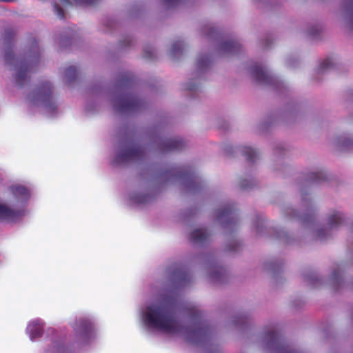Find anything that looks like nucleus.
Listing matches in <instances>:
<instances>
[{
	"label": "nucleus",
	"instance_id": "f257e3e1",
	"mask_svg": "<svg viewBox=\"0 0 353 353\" xmlns=\"http://www.w3.org/2000/svg\"><path fill=\"white\" fill-rule=\"evenodd\" d=\"M192 325L190 327L181 326L176 319L179 305L174 292L145 303L139 310V317L143 326L152 331H157L170 336H181L188 341L202 344L210 340L211 332L205 322L200 319L197 309L187 308Z\"/></svg>",
	"mask_w": 353,
	"mask_h": 353
},
{
	"label": "nucleus",
	"instance_id": "f03ea898",
	"mask_svg": "<svg viewBox=\"0 0 353 353\" xmlns=\"http://www.w3.org/2000/svg\"><path fill=\"white\" fill-rule=\"evenodd\" d=\"M71 325L74 331L72 338L54 339L45 353H77V350L88 345L95 339L96 330L90 319L79 318Z\"/></svg>",
	"mask_w": 353,
	"mask_h": 353
},
{
	"label": "nucleus",
	"instance_id": "7ed1b4c3",
	"mask_svg": "<svg viewBox=\"0 0 353 353\" xmlns=\"http://www.w3.org/2000/svg\"><path fill=\"white\" fill-rule=\"evenodd\" d=\"M31 196L28 188L21 184L10 186L5 199L0 200V221L14 222L26 212V205Z\"/></svg>",
	"mask_w": 353,
	"mask_h": 353
},
{
	"label": "nucleus",
	"instance_id": "20e7f679",
	"mask_svg": "<svg viewBox=\"0 0 353 353\" xmlns=\"http://www.w3.org/2000/svg\"><path fill=\"white\" fill-rule=\"evenodd\" d=\"M28 103L31 107L52 116L57 109V105L52 96L50 83L46 82L34 90L28 96Z\"/></svg>",
	"mask_w": 353,
	"mask_h": 353
},
{
	"label": "nucleus",
	"instance_id": "39448f33",
	"mask_svg": "<svg viewBox=\"0 0 353 353\" xmlns=\"http://www.w3.org/2000/svg\"><path fill=\"white\" fill-rule=\"evenodd\" d=\"M37 59V57L36 55H34L32 59H19L15 57L11 50L7 52L5 55V61L8 65L13 67L15 81L19 85H22L26 81L28 74L32 70L33 63Z\"/></svg>",
	"mask_w": 353,
	"mask_h": 353
},
{
	"label": "nucleus",
	"instance_id": "423d86ee",
	"mask_svg": "<svg viewBox=\"0 0 353 353\" xmlns=\"http://www.w3.org/2000/svg\"><path fill=\"white\" fill-rule=\"evenodd\" d=\"M268 347L272 353H301L292 349L290 345L286 344L280 337L274 327H271L265 335Z\"/></svg>",
	"mask_w": 353,
	"mask_h": 353
},
{
	"label": "nucleus",
	"instance_id": "0eeeda50",
	"mask_svg": "<svg viewBox=\"0 0 353 353\" xmlns=\"http://www.w3.org/2000/svg\"><path fill=\"white\" fill-rule=\"evenodd\" d=\"M142 157V150L135 145H130L121 150L115 159V163H122L140 159Z\"/></svg>",
	"mask_w": 353,
	"mask_h": 353
},
{
	"label": "nucleus",
	"instance_id": "6e6552de",
	"mask_svg": "<svg viewBox=\"0 0 353 353\" xmlns=\"http://www.w3.org/2000/svg\"><path fill=\"white\" fill-rule=\"evenodd\" d=\"M44 325L43 321L40 319H34L29 321L26 332L30 341H35L43 336Z\"/></svg>",
	"mask_w": 353,
	"mask_h": 353
},
{
	"label": "nucleus",
	"instance_id": "1a4fd4ad",
	"mask_svg": "<svg viewBox=\"0 0 353 353\" xmlns=\"http://www.w3.org/2000/svg\"><path fill=\"white\" fill-rule=\"evenodd\" d=\"M253 77L261 83L273 84L274 77L270 73L266 67L261 64H256L252 68Z\"/></svg>",
	"mask_w": 353,
	"mask_h": 353
},
{
	"label": "nucleus",
	"instance_id": "9d476101",
	"mask_svg": "<svg viewBox=\"0 0 353 353\" xmlns=\"http://www.w3.org/2000/svg\"><path fill=\"white\" fill-rule=\"evenodd\" d=\"M209 236V233L205 229L199 228L194 230L191 234L192 240L196 243L205 242Z\"/></svg>",
	"mask_w": 353,
	"mask_h": 353
},
{
	"label": "nucleus",
	"instance_id": "9b49d317",
	"mask_svg": "<svg viewBox=\"0 0 353 353\" xmlns=\"http://www.w3.org/2000/svg\"><path fill=\"white\" fill-rule=\"evenodd\" d=\"M332 291L339 290L343 282V276L341 271L332 270Z\"/></svg>",
	"mask_w": 353,
	"mask_h": 353
},
{
	"label": "nucleus",
	"instance_id": "f8f14e48",
	"mask_svg": "<svg viewBox=\"0 0 353 353\" xmlns=\"http://www.w3.org/2000/svg\"><path fill=\"white\" fill-rule=\"evenodd\" d=\"M239 48V43L236 41L231 40L224 43L221 46V50H223L224 52L232 53L236 52Z\"/></svg>",
	"mask_w": 353,
	"mask_h": 353
},
{
	"label": "nucleus",
	"instance_id": "ddd939ff",
	"mask_svg": "<svg viewBox=\"0 0 353 353\" xmlns=\"http://www.w3.org/2000/svg\"><path fill=\"white\" fill-rule=\"evenodd\" d=\"M135 105H136V101L131 97H128V98L124 99L121 101V104L120 105L119 108L121 110H131L135 106Z\"/></svg>",
	"mask_w": 353,
	"mask_h": 353
},
{
	"label": "nucleus",
	"instance_id": "4468645a",
	"mask_svg": "<svg viewBox=\"0 0 353 353\" xmlns=\"http://www.w3.org/2000/svg\"><path fill=\"white\" fill-rule=\"evenodd\" d=\"M332 228L341 225L344 221V216L342 213L338 211L332 212Z\"/></svg>",
	"mask_w": 353,
	"mask_h": 353
},
{
	"label": "nucleus",
	"instance_id": "2eb2a0df",
	"mask_svg": "<svg viewBox=\"0 0 353 353\" xmlns=\"http://www.w3.org/2000/svg\"><path fill=\"white\" fill-rule=\"evenodd\" d=\"M210 64L208 57H200L197 60V65L200 70H204Z\"/></svg>",
	"mask_w": 353,
	"mask_h": 353
},
{
	"label": "nucleus",
	"instance_id": "dca6fc26",
	"mask_svg": "<svg viewBox=\"0 0 353 353\" xmlns=\"http://www.w3.org/2000/svg\"><path fill=\"white\" fill-rule=\"evenodd\" d=\"M131 200L133 203L139 204L148 201V196L143 194H134L131 196Z\"/></svg>",
	"mask_w": 353,
	"mask_h": 353
},
{
	"label": "nucleus",
	"instance_id": "f3484780",
	"mask_svg": "<svg viewBox=\"0 0 353 353\" xmlns=\"http://www.w3.org/2000/svg\"><path fill=\"white\" fill-rule=\"evenodd\" d=\"M331 61L330 58H327L323 60L319 65V70L321 72H323L326 70H328L330 68Z\"/></svg>",
	"mask_w": 353,
	"mask_h": 353
},
{
	"label": "nucleus",
	"instance_id": "a211bd4d",
	"mask_svg": "<svg viewBox=\"0 0 353 353\" xmlns=\"http://www.w3.org/2000/svg\"><path fill=\"white\" fill-rule=\"evenodd\" d=\"M325 283V280L321 276H316L312 279V285L314 288H320L322 285H324Z\"/></svg>",
	"mask_w": 353,
	"mask_h": 353
},
{
	"label": "nucleus",
	"instance_id": "6ab92c4d",
	"mask_svg": "<svg viewBox=\"0 0 353 353\" xmlns=\"http://www.w3.org/2000/svg\"><path fill=\"white\" fill-rule=\"evenodd\" d=\"M244 152H245L246 157H248V159H249L250 161H253L254 159V157H256L257 155L256 150L251 147L245 148Z\"/></svg>",
	"mask_w": 353,
	"mask_h": 353
},
{
	"label": "nucleus",
	"instance_id": "aec40b11",
	"mask_svg": "<svg viewBox=\"0 0 353 353\" xmlns=\"http://www.w3.org/2000/svg\"><path fill=\"white\" fill-rule=\"evenodd\" d=\"M232 216V212L229 208L224 209L219 214V219L222 221L225 219L230 218Z\"/></svg>",
	"mask_w": 353,
	"mask_h": 353
},
{
	"label": "nucleus",
	"instance_id": "412c9836",
	"mask_svg": "<svg viewBox=\"0 0 353 353\" xmlns=\"http://www.w3.org/2000/svg\"><path fill=\"white\" fill-rule=\"evenodd\" d=\"M77 73V69L74 66L69 67L65 71V76L69 79H73L75 77Z\"/></svg>",
	"mask_w": 353,
	"mask_h": 353
},
{
	"label": "nucleus",
	"instance_id": "4be33fe9",
	"mask_svg": "<svg viewBox=\"0 0 353 353\" xmlns=\"http://www.w3.org/2000/svg\"><path fill=\"white\" fill-rule=\"evenodd\" d=\"M181 141L179 139H173L170 141V149L179 150L181 148Z\"/></svg>",
	"mask_w": 353,
	"mask_h": 353
},
{
	"label": "nucleus",
	"instance_id": "5701e85b",
	"mask_svg": "<svg viewBox=\"0 0 353 353\" xmlns=\"http://www.w3.org/2000/svg\"><path fill=\"white\" fill-rule=\"evenodd\" d=\"M54 8L56 14L59 17L63 18L64 17L63 8L60 5L55 3L54 6Z\"/></svg>",
	"mask_w": 353,
	"mask_h": 353
},
{
	"label": "nucleus",
	"instance_id": "b1692460",
	"mask_svg": "<svg viewBox=\"0 0 353 353\" xmlns=\"http://www.w3.org/2000/svg\"><path fill=\"white\" fill-rule=\"evenodd\" d=\"M182 46H183V44L180 41V42H177V43H175L174 44H173L172 46V53L173 54H176L177 52H179L182 49Z\"/></svg>",
	"mask_w": 353,
	"mask_h": 353
},
{
	"label": "nucleus",
	"instance_id": "393cba45",
	"mask_svg": "<svg viewBox=\"0 0 353 353\" xmlns=\"http://www.w3.org/2000/svg\"><path fill=\"white\" fill-rule=\"evenodd\" d=\"M78 5L88 6L94 3L97 0H74Z\"/></svg>",
	"mask_w": 353,
	"mask_h": 353
},
{
	"label": "nucleus",
	"instance_id": "a878e982",
	"mask_svg": "<svg viewBox=\"0 0 353 353\" xmlns=\"http://www.w3.org/2000/svg\"><path fill=\"white\" fill-rule=\"evenodd\" d=\"M344 145L345 146H353V141H350V140H347L344 142Z\"/></svg>",
	"mask_w": 353,
	"mask_h": 353
},
{
	"label": "nucleus",
	"instance_id": "bb28decb",
	"mask_svg": "<svg viewBox=\"0 0 353 353\" xmlns=\"http://www.w3.org/2000/svg\"><path fill=\"white\" fill-rule=\"evenodd\" d=\"M60 3L62 6L65 7L67 5L69 4V2L68 0H60Z\"/></svg>",
	"mask_w": 353,
	"mask_h": 353
},
{
	"label": "nucleus",
	"instance_id": "cd10ccee",
	"mask_svg": "<svg viewBox=\"0 0 353 353\" xmlns=\"http://www.w3.org/2000/svg\"><path fill=\"white\" fill-rule=\"evenodd\" d=\"M168 3L174 4L178 2L179 0H165Z\"/></svg>",
	"mask_w": 353,
	"mask_h": 353
},
{
	"label": "nucleus",
	"instance_id": "c85d7f7f",
	"mask_svg": "<svg viewBox=\"0 0 353 353\" xmlns=\"http://www.w3.org/2000/svg\"><path fill=\"white\" fill-rule=\"evenodd\" d=\"M324 233H325V231L324 230H323L322 231H319V234H318V236L319 237H323L324 236Z\"/></svg>",
	"mask_w": 353,
	"mask_h": 353
}]
</instances>
